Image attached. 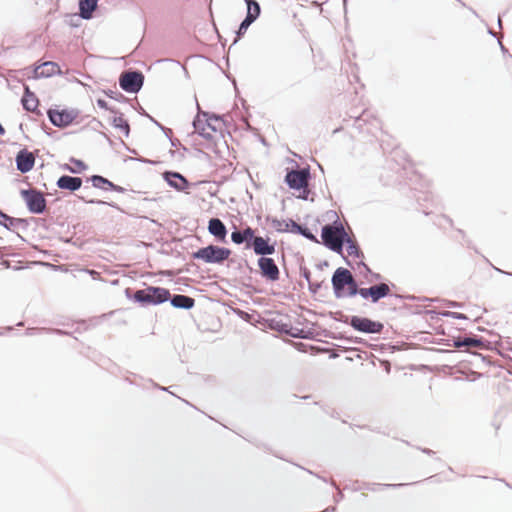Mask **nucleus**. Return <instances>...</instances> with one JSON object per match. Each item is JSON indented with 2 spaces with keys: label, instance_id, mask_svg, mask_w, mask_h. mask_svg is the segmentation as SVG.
I'll list each match as a JSON object with an SVG mask.
<instances>
[{
  "label": "nucleus",
  "instance_id": "nucleus-45",
  "mask_svg": "<svg viewBox=\"0 0 512 512\" xmlns=\"http://www.w3.org/2000/svg\"><path fill=\"white\" fill-rule=\"evenodd\" d=\"M239 101H240V103L242 105L243 110L246 113V116H242L240 118V120L246 125V127H247L246 129L247 130H251V126H250L249 121H248V118L251 117V113L249 112L250 106L247 104V101L244 98H242V97H239Z\"/></svg>",
  "mask_w": 512,
  "mask_h": 512
},
{
  "label": "nucleus",
  "instance_id": "nucleus-8",
  "mask_svg": "<svg viewBox=\"0 0 512 512\" xmlns=\"http://www.w3.org/2000/svg\"><path fill=\"white\" fill-rule=\"evenodd\" d=\"M349 326H351L356 332L363 334H381L384 329V324L382 322L359 315L351 316Z\"/></svg>",
  "mask_w": 512,
  "mask_h": 512
},
{
  "label": "nucleus",
  "instance_id": "nucleus-6",
  "mask_svg": "<svg viewBox=\"0 0 512 512\" xmlns=\"http://www.w3.org/2000/svg\"><path fill=\"white\" fill-rule=\"evenodd\" d=\"M49 122L57 128L63 129L70 126L79 116L77 108L65 107L60 109L58 105L49 107L46 111Z\"/></svg>",
  "mask_w": 512,
  "mask_h": 512
},
{
  "label": "nucleus",
  "instance_id": "nucleus-41",
  "mask_svg": "<svg viewBox=\"0 0 512 512\" xmlns=\"http://www.w3.org/2000/svg\"><path fill=\"white\" fill-rule=\"evenodd\" d=\"M48 63H51L49 64V67H46V68H42L40 71L41 72H48V73H52V74H49L47 76V78H51L53 76H61L63 74L60 66L58 63L54 62V61H48Z\"/></svg>",
  "mask_w": 512,
  "mask_h": 512
},
{
  "label": "nucleus",
  "instance_id": "nucleus-36",
  "mask_svg": "<svg viewBox=\"0 0 512 512\" xmlns=\"http://www.w3.org/2000/svg\"><path fill=\"white\" fill-rule=\"evenodd\" d=\"M367 115V110H363L362 113L358 116L350 115L353 118L352 126L357 129L359 132L363 131V126L368 123V118H365Z\"/></svg>",
  "mask_w": 512,
  "mask_h": 512
},
{
  "label": "nucleus",
  "instance_id": "nucleus-24",
  "mask_svg": "<svg viewBox=\"0 0 512 512\" xmlns=\"http://www.w3.org/2000/svg\"><path fill=\"white\" fill-rule=\"evenodd\" d=\"M69 162L70 163L61 164L59 166L60 169L75 175L81 174L88 169V165L83 160L73 156L69 158Z\"/></svg>",
  "mask_w": 512,
  "mask_h": 512
},
{
  "label": "nucleus",
  "instance_id": "nucleus-14",
  "mask_svg": "<svg viewBox=\"0 0 512 512\" xmlns=\"http://www.w3.org/2000/svg\"><path fill=\"white\" fill-rule=\"evenodd\" d=\"M277 241L272 240L268 235H257L251 250L258 258H270L276 252Z\"/></svg>",
  "mask_w": 512,
  "mask_h": 512
},
{
  "label": "nucleus",
  "instance_id": "nucleus-19",
  "mask_svg": "<svg viewBox=\"0 0 512 512\" xmlns=\"http://www.w3.org/2000/svg\"><path fill=\"white\" fill-rule=\"evenodd\" d=\"M82 184L83 180L81 177L67 174L61 175L56 181V186L58 189L69 191L70 193H75L78 191L82 187Z\"/></svg>",
  "mask_w": 512,
  "mask_h": 512
},
{
  "label": "nucleus",
  "instance_id": "nucleus-12",
  "mask_svg": "<svg viewBox=\"0 0 512 512\" xmlns=\"http://www.w3.org/2000/svg\"><path fill=\"white\" fill-rule=\"evenodd\" d=\"M145 291V308L164 304L170 299V290L161 286L146 285Z\"/></svg>",
  "mask_w": 512,
  "mask_h": 512
},
{
  "label": "nucleus",
  "instance_id": "nucleus-15",
  "mask_svg": "<svg viewBox=\"0 0 512 512\" xmlns=\"http://www.w3.org/2000/svg\"><path fill=\"white\" fill-rule=\"evenodd\" d=\"M31 221H37L36 218H16L8 215L2 209H0V226L4 227L10 232H15L16 228H21L26 231Z\"/></svg>",
  "mask_w": 512,
  "mask_h": 512
},
{
  "label": "nucleus",
  "instance_id": "nucleus-17",
  "mask_svg": "<svg viewBox=\"0 0 512 512\" xmlns=\"http://www.w3.org/2000/svg\"><path fill=\"white\" fill-rule=\"evenodd\" d=\"M16 169L22 173L30 172L35 166V156L26 147L20 149L15 155Z\"/></svg>",
  "mask_w": 512,
  "mask_h": 512
},
{
  "label": "nucleus",
  "instance_id": "nucleus-9",
  "mask_svg": "<svg viewBox=\"0 0 512 512\" xmlns=\"http://www.w3.org/2000/svg\"><path fill=\"white\" fill-rule=\"evenodd\" d=\"M202 116L204 117V119L201 118V115L199 113H197V115L193 118L192 125L195 132L203 131L206 128L210 129L212 132L219 131L220 129L216 126V124H212V121H222V124L225 127L228 126V122L225 120L223 115L214 112L204 111L202 112Z\"/></svg>",
  "mask_w": 512,
  "mask_h": 512
},
{
  "label": "nucleus",
  "instance_id": "nucleus-20",
  "mask_svg": "<svg viewBox=\"0 0 512 512\" xmlns=\"http://www.w3.org/2000/svg\"><path fill=\"white\" fill-rule=\"evenodd\" d=\"M463 343H465V347H469V346H478L480 349L482 350H487V351H496V353L502 357H505V355L500 352L499 350H496L493 345H492V342L485 339L484 337L482 336H478V335H475V334H472V333H469L468 335H466L465 337H463Z\"/></svg>",
  "mask_w": 512,
  "mask_h": 512
},
{
  "label": "nucleus",
  "instance_id": "nucleus-56",
  "mask_svg": "<svg viewBox=\"0 0 512 512\" xmlns=\"http://www.w3.org/2000/svg\"><path fill=\"white\" fill-rule=\"evenodd\" d=\"M308 290L311 294L315 295L322 288L323 281L313 282L312 280L308 281Z\"/></svg>",
  "mask_w": 512,
  "mask_h": 512
},
{
  "label": "nucleus",
  "instance_id": "nucleus-46",
  "mask_svg": "<svg viewBox=\"0 0 512 512\" xmlns=\"http://www.w3.org/2000/svg\"><path fill=\"white\" fill-rule=\"evenodd\" d=\"M300 223L295 222L292 218L284 219V226L283 230L284 233H292L296 234L297 228L299 227Z\"/></svg>",
  "mask_w": 512,
  "mask_h": 512
},
{
  "label": "nucleus",
  "instance_id": "nucleus-44",
  "mask_svg": "<svg viewBox=\"0 0 512 512\" xmlns=\"http://www.w3.org/2000/svg\"><path fill=\"white\" fill-rule=\"evenodd\" d=\"M199 136H201L203 139L207 140L208 142H210L208 145H207V148L208 149H213V151L215 153H218L217 149L215 148L216 147V143H215V138L213 136L212 133L210 132H207L206 129L203 130V131H197L196 132Z\"/></svg>",
  "mask_w": 512,
  "mask_h": 512
},
{
  "label": "nucleus",
  "instance_id": "nucleus-2",
  "mask_svg": "<svg viewBox=\"0 0 512 512\" xmlns=\"http://www.w3.org/2000/svg\"><path fill=\"white\" fill-rule=\"evenodd\" d=\"M331 285L336 299L353 298L360 288L352 272L345 267H338L332 274Z\"/></svg>",
  "mask_w": 512,
  "mask_h": 512
},
{
  "label": "nucleus",
  "instance_id": "nucleus-57",
  "mask_svg": "<svg viewBox=\"0 0 512 512\" xmlns=\"http://www.w3.org/2000/svg\"><path fill=\"white\" fill-rule=\"evenodd\" d=\"M450 347L461 349L465 347V343H463V338L460 336H452L450 338Z\"/></svg>",
  "mask_w": 512,
  "mask_h": 512
},
{
  "label": "nucleus",
  "instance_id": "nucleus-64",
  "mask_svg": "<svg viewBox=\"0 0 512 512\" xmlns=\"http://www.w3.org/2000/svg\"><path fill=\"white\" fill-rule=\"evenodd\" d=\"M293 257L295 258L296 264L298 265L299 268L306 265L305 258L299 251L294 252Z\"/></svg>",
  "mask_w": 512,
  "mask_h": 512
},
{
  "label": "nucleus",
  "instance_id": "nucleus-31",
  "mask_svg": "<svg viewBox=\"0 0 512 512\" xmlns=\"http://www.w3.org/2000/svg\"><path fill=\"white\" fill-rule=\"evenodd\" d=\"M78 199L86 204H92V205H98V206H109L121 213H126L124 209H122L116 202H108V201H105V200H101V199H96V198H91V199H87L85 198L84 196H77Z\"/></svg>",
  "mask_w": 512,
  "mask_h": 512
},
{
  "label": "nucleus",
  "instance_id": "nucleus-7",
  "mask_svg": "<svg viewBox=\"0 0 512 512\" xmlns=\"http://www.w3.org/2000/svg\"><path fill=\"white\" fill-rule=\"evenodd\" d=\"M144 81L145 76L143 72L135 68L124 70L118 78L119 87L130 94L140 92L144 86Z\"/></svg>",
  "mask_w": 512,
  "mask_h": 512
},
{
  "label": "nucleus",
  "instance_id": "nucleus-51",
  "mask_svg": "<svg viewBox=\"0 0 512 512\" xmlns=\"http://www.w3.org/2000/svg\"><path fill=\"white\" fill-rule=\"evenodd\" d=\"M303 330L304 329L302 328H297L292 325H289V331L287 333V336L295 339H302V336L304 335Z\"/></svg>",
  "mask_w": 512,
  "mask_h": 512
},
{
  "label": "nucleus",
  "instance_id": "nucleus-10",
  "mask_svg": "<svg viewBox=\"0 0 512 512\" xmlns=\"http://www.w3.org/2000/svg\"><path fill=\"white\" fill-rule=\"evenodd\" d=\"M258 270L257 273L266 281V282H277L280 279V269L276 264L275 260L270 258H258L257 259Z\"/></svg>",
  "mask_w": 512,
  "mask_h": 512
},
{
  "label": "nucleus",
  "instance_id": "nucleus-39",
  "mask_svg": "<svg viewBox=\"0 0 512 512\" xmlns=\"http://www.w3.org/2000/svg\"><path fill=\"white\" fill-rule=\"evenodd\" d=\"M327 315L334 321L349 325L351 316L345 315L341 310L329 311Z\"/></svg>",
  "mask_w": 512,
  "mask_h": 512
},
{
  "label": "nucleus",
  "instance_id": "nucleus-55",
  "mask_svg": "<svg viewBox=\"0 0 512 512\" xmlns=\"http://www.w3.org/2000/svg\"><path fill=\"white\" fill-rule=\"evenodd\" d=\"M443 317L458 319V320H468L469 319L466 314L460 313V312H453V311H446V313L443 314Z\"/></svg>",
  "mask_w": 512,
  "mask_h": 512
},
{
  "label": "nucleus",
  "instance_id": "nucleus-25",
  "mask_svg": "<svg viewBox=\"0 0 512 512\" xmlns=\"http://www.w3.org/2000/svg\"><path fill=\"white\" fill-rule=\"evenodd\" d=\"M99 0H79L78 9L81 17L85 20L93 18V13L98 7Z\"/></svg>",
  "mask_w": 512,
  "mask_h": 512
},
{
  "label": "nucleus",
  "instance_id": "nucleus-34",
  "mask_svg": "<svg viewBox=\"0 0 512 512\" xmlns=\"http://www.w3.org/2000/svg\"><path fill=\"white\" fill-rule=\"evenodd\" d=\"M102 93L108 97L109 99H112L114 101H117L119 103H128L129 102V98L126 97L124 94H122L121 92H118V91H114L112 89H103L102 90Z\"/></svg>",
  "mask_w": 512,
  "mask_h": 512
},
{
  "label": "nucleus",
  "instance_id": "nucleus-60",
  "mask_svg": "<svg viewBox=\"0 0 512 512\" xmlns=\"http://www.w3.org/2000/svg\"><path fill=\"white\" fill-rule=\"evenodd\" d=\"M81 19H83L81 17V14H72L70 15V19L68 21V24L73 27V28H78L80 26V22H81Z\"/></svg>",
  "mask_w": 512,
  "mask_h": 512
},
{
  "label": "nucleus",
  "instance_id": "nucleus-5",
  "mask_svg": "<svg viewBox=\"0 0 512 512\" xmlns=\"http://www.w3.org/2000/svg\"><path fill=\"white\" fill-rule=\"evenodd\" d=\"M20 197L30 214L42 215L47 211V200L42 190L37 188L20 189Z\"/></svg>",
  "mask_w": 512,
  "mask_h": 512
},
{
  "label": "nucleus",
  "instance_id": "nucleus-13",
  "mask_svg": "<svg viewBox=\"0 0 512 512\" xmlns=\"http://www.w3.org/2000/svg\"><path fill=\"white\" fill-rule=\"evenodd\" d=\"M161 175L166 184L176 192L187 193L193 185L182 173L178 171L165 170Z\"/></svg>",
  "mask_w": 512,
  "mask_h": 512
},
{
  "label": "nucleus",
  "instance_id": "nucleus-48",
  "mask_svg": "<svg viewBox=\"0 0 512 512\" xmlns=\"http://www.w3.org/2000/svg\"><path fill=\"white\" fill-rule=\"evenodd\" d=\"M96 104L100 109L109 111L110 113L114 114V116L117 115L120 111L118 108L109 105L108 102L102 98H98L96 100Z\"/></svg>",
  "mask_w": 512,
  "mask_h": 512
},
{
  "label": "nucleus",
  "instance_id": "nucleus-62",
  "mask_svg": "<svg viewBox=\"0 0 512 512\" xmlns=\"http://www.w3.org/2000/svg\"><path fill=\"white\" fill-rule=\"evenodd\" d=\"M167 138H168V140H169V142H170V144H171V146H172V147H175V148H181V149H183V151H185V152H186V151H188V149H187L185 146H183V145L181 144L180 140H179L178 138L174 137V135H173V134H172V135H169V137H167Z\"/></svg>",
  "mask_w": 512,
  "mask_h": 512
},
{
  "label": "nucleus",
  "instance_id": "nucleus-50",
  "mask_svg": "<svg viewBox=\"0 0 512 512\" xmlns=\"http://www.w3.org/2000/svg\"><path fill=\"white\" fill-rule=\"evenodd\" d=\"M357 266H358V268H361V269H362V270H360V274L363 276V278H364L365 280H367V279H368V277H369V274H371L373 270L369 267V265H367V264L363 261V259H362V260H359V262L357 263Z\"/></svg>",
  "mask_w": 512,
  "mask_h": 512
},
{
  "label": "nucleus",
  "instance_id": "nucleus-1",
  "mask_svg": "<svg viewBox=\"0 0 512 512\" xmlns=\"http://www.w3.org/2000/svg\"><path fill=\"white\" fill-rule=\"evenodd\" d=\"M311 179L310 166L300 167L294 162L293 166L285 168L283 183L290 190L297 192V194H293L297 199L314 202L316 193L309 186Z\"/></svg>",
  "mask_w": 512,
  "mask_h": 512
},
{
  "label": "nucleus",
  "instance_id": "nucleus-23",
  "mask_svg": "<svg viewBox=\"0 0 512 512\" xmlns=\"http://www.w3.org/2000/svg\"><path fill=\"white\" fill-rule=\"evenodd\" d=\"M345 246L346 251L349 256L354 258H358L360 260L364 259V253L360 249L356 240H354L349 234L348 237H344L341 243V252L343 251V247Z\"/></svg>",
  "mask_w": 512,
  "mask_h": 512
},
{
  "label": "nucleus",
  "instance_id": "nucleus-35",
  "mask_svg": "<svg viewBox=\"0 0 512 512\" xmlns=\"http://www.w3.org/2000/svg\"><path fill=\"white\" fill-rule=\"evenodd\" d=\"M26 102H39L36 94L31 91L30 87L27 84L23 85V95L21 97V105L25 107Z\"/></svg>",
  "mask_w": 512,
  "mask_h": 512
},
{
  "label": "nucleus",
  "instance_id": "nucleus-22",
  "mask_svg": "<svg viewBox=\"0 0 512 512\" xmlns=\"http://www.w3.org/2000/svg\"><path fill=\"white\" fill-rule=\"evenodd\" d=\"M86 182L91 183L93 188L104 192H111L112 190L113 182L100 174H93L86 177Z\"/></svg>",
  "mask_w": 512,
  "mask_h": 512
},
{
  "label": "nucleus",
  "instance_id": "nucleus-52",
  "mask_svg": "<svg viewBox=\"0 0 512 512\" xmlns=\"http://www.w3.org/2000/svg\"><path fill=\"white\" fill-rule=\"evenodd\" d=\"M26 106L23 107V109L27 112H32L36 114L37 116H42V112L39 109V102H33V105L30 104V102H26Z\"/></svg>",
  "mask_w": 512,
  "mask_h": 512
},
{
  "label": "nucleus",
  "instance_id": "nucleus-53",
  "mask_svg": "<svg viewBox=\"0 0 512 512\" xmlns=\"http://www.w3.org/2000/svg\"><path fill=\"white\" fill-rule=\"evenodd\" d=\"M315 405H319L321 409L328 414L330 417L338 419L340 414L335 408H329L326 405H321L320 402H314Z\"/></svg>",
  "mask_w": 512,
  "mask_h": 512
},
{
  "label": "nucleus",
  "instance_id": "nucleus-38",
  "mask_svg": "<svg viewBox=\"0 0 512 512\" xmlns=\"http://www.w3.org/2000/svg\"><path fill=\"white\" fill-rule=\"evenodd\" d=\"M341 341L351 343V344H359L363 346L370 347V344L368 341L362 337L353 336V335H346V333L342 332V339Z\"/></svg>",
  "mask_w": 512,
  "mask_h": 512
},
{
  "label": "nucleus",
  "instance_id": "nucleus-59",
  "mask_svg": "<svg viewBox=\"0 0 512 512\" xmlns=\"http://www.w3.org/2000/svg\"><path fill=\"white\" fill-rule=\"evenodd\" d=\"M150 121L152 123H154L158 127V129H160L165 134L166 137H169V135H172V129L162 125L154 117H150Z\"/></svg>",
  "mask_w": 512,
  "mask_h": 512
},
{
  "label": "nucleus",
  "instance_id": "nucleus-16",
  "mask_svg": "<svg viewBox=\"0 0 512 512\" xmlns=\"http://www.w3.org/2000/svg\"><path fill=\"white\" fill-rule=\"evenodd\" d=\"M208 233L213 236L217 243L227 244L228 229L225 223L218 217H212L207 225Z\"/></svg>",
  "mask_w": 512,
  "mask_h": 512
},
{
  "label": "nucleus",
  "instance_id": "nucleus-42",
  "mask_svg": "<svg viewBox=\"0 0 512 512\" xmlns=\"http://www.w3.org/2000/svg\"><path fill=\"white\" fill-rule=\"evenodd\" d=\"M23 71H30L31 74L27 75V78L31 80L46 79L47 76L50 74L48 72H41L37 70V68L35 69L31 66L24 68Z\"/></svg>",
  "mask_w": 512,
  "mask_h": 512
},
{
  "label": "nucleus",
  "instance_id": "nucleus-27",
  "mask_svg": "<svg viewBox=\"0 0 512 512\" xmlns=\"http://www.w3.org/2000/svg\"><path fill=\"white\" fill-rule=\"evenodd\" d=\"M110 124L113 128L120 130L126 138L129 137L131 132L130 124L129 121L124 118L121 111L112 118Z\"/></svg>",
  "mask_w": 512,
  "mask_h": 512
},
{
  "label": "nucleus",
  "instance_id": "nucleus-29",
  "mask_svg": "<svg viewBox=\"0 0 512 512\" xmlns=\"http://www.w3.org/2000/svg\"><path fill=\"white\" fill-rule=\"evenodd\" d=\"M246 4L245 17L249 20L256 21L261 15V6L257 0H243Z\"/></svg>",
  "mask_w": 512,
  "mask_h": 512
},
{
  "label": "nucleus",
  "instance_id": "nucleus-49",
  "mask_svg": "<svg viewBox=\"0 0 512 512\" xmlns=\"http://www.w3.org/2000/svg\"><path fill=\"white\" fill-rule=\"evenodd\" d=\"M319 336H324V337H327V338H330V339H334V340H339L341 341L342 339V332H332L328 329H321L319 332Z\"/></svg>",
  "mask_w": 512,
  "mask_h": 512
},
{
  "label": "nucleus",
  "instance_id": "nucleus-58",
  "mask_svg": "<svg viewBox=\"0 0 512 512\" xmlns=\"http://www.w3.org/2000/svg\"><path fill=\"white\" fill-rule=\"evenodd\" d=\"M441 302L447 308H459V309H461V308L464 307V303L457 302V301H454V300L442 299Z\"/></svg>",
  "mask_w": 512,
  "mask_h": 512
},
{
  "label": "nucleus",
  "instance_id": "nucleus-54",
  "mask_svg": "<svg viewBox=\"0 0 512 512\" xmlns=\"http://www.w3.org/2000/svg\"><path fill=\"white\" fill-rule=\"evenodd\" d=\"M357 295H359L362 299L370 301L371 302V289L369 287H360L357 291Z\"/></svg>",
  "mask_w": 512,
  "mask_h": 512
},
{
  "label": "nucleus",
  "instance_id": "nucleus-32",
  "mask_svg": "<svg viewBox=\"0 0 512 512\" xmlns=\"http://www.w3.org/2000/svg\"><path fill=\"white\" fill-rule=\"evenodd\" d=\"M295 235L302 236L303 238L314 243H320L317 236L311 231V229L306 224L300 223Z\"/></svg>",
  "mask_w": 512,
  "mask_h": 512
},
{
  "label": "nucleus",
  "instance_id": "nucleus-40",
  "mask_svg": "<svg viewBox=\"0 0 512 512\" xmlns=\"http://www.w3.org/2000/svg\"><path fill=\"white\" fill-rule=\"evenodd\" d=\"M266 223H270L271 226L275 229L278 233H284L283 226H284V219L279 220L277 217L267 215L265 217Z\"/></svg>",
  "mask_w": 512,
  "mask_h": 512
},
{
  "label": "nucleus",
  "instance_id": "nucleus-61",
  "mask_svg": "<svg viewBox=\"0 0 512 512\" xmlns=\"http://www.w3.org/2000/svg\"><path fill=\"white\" fill-rule=\"evenodd\" d=\"M424 313L429 315L431 320H436V319H439L440 317H443V314L446 313V310L438 311L436 309H430V310H425Z\"/></svg>",
  "mask_w": 512,
  "mask_h": 512
},
{
  "label": "nucleus",
  "instance_id": "nucleus-63",
  "mask_svg": "<svg viewBox=\"0 0 512 512\" xmlns=\"http://www.w3.org/2000/svg\"><path fill=\"white\" fill-rule=\"evenodd\" d=\"M196 153H197V157L210 163L212 158L210 156V154H208L207 152H205L204 150L202 149H199V148H196L195 149Z\"/></svg>",
  "mask_w": 512,
  "mask_h": 512
},
{
  "label": "nucleus",
  "instance_id": "nucleus-4",
  "mask_svg": "<svg viewBox=\"0 0 512 512\" xmlns=\"http://www.w3.org/2000/svg\"><path fill=\"white\" fill-rule=\"evenodd\" d=\"M335 220L332 223L325 224L321 228V243L329 250L335 253H341V243L344 237H348L344 225L337 216L336 212L332 211Z\"/></svg>",
  "mask_w": 512,
  "mask_h": 512
},
{
  "label": "nucleus",
  "instance_id": "nucleus-37",
  "mask_svg": "<svg viewBox=\"0 0 512 512\" xmlns=\"http://www.w3.org/2000/svg\"><path fill=\"white\" fill-rule=\"evenodd\" d=\"M232 266H234V268H235L236 270H238L240 273H242V272H243V269H244V268H246V269L249 271V273H251V274H257V270H256L255 268H253V267L249 264L248 260H247V259H245V258H241V259H239V260L236 258V263H234Z\"/></svg>",
  "mask_w": 512,
  "mask_h": 512
},
{
  "label": "nucleus",
  "instance_id": "nucleus-21",
  "mask_svg": "<svg viewBox=\"0 0 512 512\" xmlns=\"http://www.w3.org/2000/svg\"><path fill=\"white\" fill-rule=\"evenodd\" d=\"M170 305L174 309L186 310L189 311L195 307V299L191 296L184 294H171L170 299L168 300Z\"/></svg>",
  "mask_w": 512,
  "mask_h": 512
},
{
  "label": "nucleus",
  "instance_id": "nucleus-47",
  "mask_svg": "<svg viewBox=\"0 0 512 512\" xmlns=\"http://www.w3.org/2000/svg\"><path fill=\"white\" fill-rule=\"evenodd\" d=\"M303 334L304 335L302 336V339L327 343V341H323L318 338L319 333L315 331L313 328L304 329Z\"/></svg>",
  "mask_w": 512,
  "mask_h": 512
},
{
  "label": "nucleus",
  "instance_id": "nucleus-33",
  "mask_svg": "<svg viewBox=\"0 0 512 512\" xmlns=\"http://www.w3.org/2000/svg\"><path fill=\"white\" fill-rule=\"evenodd\" d=\"M254 23V21L249 20L248 18L244 17V19L240 22L237 30L235 31V40L233 44L237 43L241 38L244 37L245 33L247 32L248 28Z\"/></svg>",
  "mask_w": 512,
  "mask_h": 512
},
{
  "label": "nucleus",
  "instance_id": "nucleus-30",
  "mask_svg": "<svg viewBox=\"0 0 512 512\" xmlns=\"http://www.w3.org/2000/svg\"><path fill=\"white\" fill-rule=\"evenodd\" d=\"M265 324L269 329L286 336L289 331V325H291L290 323L283 322L282 320H277L276 318L266 319Z\"/></svg>",
  "mask_w": 512,
  "mask_h": 512
},
{
  "label": "nucleus",
  "instance_id": "nucleus-18",
  "mask_svg": "<svg viewBox=\"0 0 512 512\" xmlns=\"http://www.w3.org/2000/svg\"><path fill=\"white\" fill-rule=\"evenodd\" d=\"M391 288H396V285L391 282H380L370 286L372 295H371V303L376 304L381 299L391 297Z\"/></svg>",
  "mask_w": 512,
  "mask_h": 512
},
{
  "label": "nucleus",
  "instance_id": "nucleus-26",
  "mask_svg": "<svg viewBox=\"0 0 512 512\" xmlns=\"http://www.w3.org/2000/svg\"><path fill=\"white\" fill-rule=\"evenodd\" d=\"M418 483H419V481L412 482V483H395V484L365 482L363 484V488L366 489V490H369V491L376 492V491H379V490H386V489H399V488L404 487V486L415 485V484H418Z\"/></svg>",
  "mask_w": 512,
  "mask_h": 512
},
{
  "label": "nucleus",
  "instance_id": "nucleus-43",
  "mask_svg": "<svg viewBox=\"0 0 512 512\" xmlns=\"http://www.w3.org/2000/svg\"><path fill=\"white\" fill-rule=\"evenodd\" d=\"M391 297H395L400 300H410V301H432V302L438 301L437 299H430L427 297H419V296H415V295H411V294H405V295L404 294H392Z\"/></svg>",
  "mask_w": 512,
  "mask_h": 512
},
{
  "label": "nucleus",
  "instance_id": "nucleus-11",
  "mask_svg": "<svg viewBox=\"0 0 512 512\" xmlns=\"http://www.w3.org/2000/svg\"><path fill=\"white\" fill-rule=\"evenodd\" d=\"M256 236V229L246 225L243 229L234 226L230 238L233 244L244 245V249L251 250Z\"/></svg>",
  "mask_w": 512,
  "mask_h": 512
},
{
  "label": "nucleus",
  "instance_id": "nucleus-28",
  "mask_svg": "<svg viewBox=\"0 0 512 512\" xmlns=\"http://www.w3.org/2000/svg\"><path fill=\"white\" fill-rule=\"evenodd\" d=\"M124 294L126 298L132 301L135 304H138L140 307L145 308V288L134 290L132 288H126L124 290Z\"/></svg>",
  "mask_w": 512,
  "mask_h": 512
},
{
  "label": "nucleus",
  "instance_id": "nucleus-3",
  "mask_svg": "<svg viewBox=\"0 0 512 512\" xmlns=\"http://www.w3.org/2000/svg\"><path fill=\"white\" fill-rule=\"evenodd\" d=\"M231 255L232 250L230 248L211 243L193 251L191 258L213 265H223L227 261V266L231 267V265L236 263V258L231 257Z\"/></svg>",
  "mask_w": 512,
  "mask_h": 512
}]
</instances>
